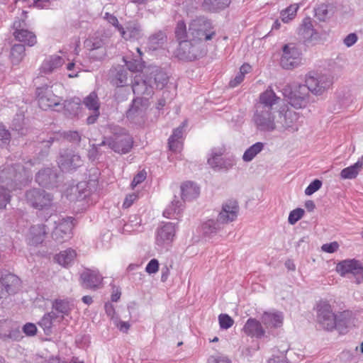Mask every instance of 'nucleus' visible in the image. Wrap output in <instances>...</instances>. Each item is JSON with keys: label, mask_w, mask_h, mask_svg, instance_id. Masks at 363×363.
<instances>
[{"label": "nucleus", "mask_w": 363, "mask_h": 363, "mask_svg": "<svg viewBox=\"0 0 363 363\" xmlns=\"http://www.w3.org/2000/svg\"><path fill=\"white\" fill-rule=\"evenodd\" d=\"M215 30L212 23L205 17L192 19L188 25L179 21L174 27V38L178 42L176 56L180 60L192 61L204 54V42L212 40Z\"/></svg>", "instance_id": "f257e3e1"}, {"label": "nucleus", "mask_w": 363, "mask_h": 363, "mask_svg": "<svg viewBox=\"0 0 363 363\" xmlns=\"http://www.w3.org/2000/svg\"><path fill=\"white\" fill-rule=\"evenodd\" d=\"M35 164L31 160L21 163H15L4 167L0 172V181L6 184L9 189L0 186V209H3L9 203L11 196L9 191L18 189V184L21 185L28 182L30 178L31 167Z\"/></svg>", "instance_id": "f03ea898"}, {"label": "nucleus", "mask_w": 363, "mask_h": 363, "mask_svg": "<svg viewBox=\"0 0 363 363\" xmlns=\"http://www.w3.org/2000/svg\"><path fill=\"white\" fill-rule=\"evenodd\" d=\"M146 75L134 76L132 91L137 95L150 96L152 90L162 89L168 82V77L157 67H150L145 71Z\"/></svg>", "instance_id": "7ed1b4c3"}, {"label": "nucleus", "mask_w": 363, "mask_h": 363, "mask_svg": "<svg viewBox=\"0 0 363 363\" xmlns=\"http://www.w3.org/2000/svg\"><path fill=\"white\" fill-rule=\"evenodd\" d=\"M315 313L317 321L322 328L331 331L335 328L342 331L347 327V320L345 319V313H335L332 306L326 299H320L315 303Z\"/></svg>", "instance_id": "20e7f679"}, {"label": "nucleus", "mask_w": 363, "mask_h": 363, "mask_svg": "<svg viewBox=\"0 0 363 363\" xmlns=\"http://www.w3.org/2000/svg\"><path fill=\"white\" fill-rule=\"evenodd\" d=\"M47 222L54 224L52 238L57 244L64 243L72 237V217H61L52 215L49 219H47Z\"/></svg>", "instance_id": "39448f33"}, {"label": "nucleus", "mask_w": 363, "mask_h": 363, "mask_svg": "<svg viewBox=\"0 0 363 363\" xmlns=\"http://www.w3.org/2000/svg\"><path fill=\"white\" fill-rule=\"evenodd\" d=\"M284 97L286 98L288 103L295 108H303L308 104L310 92L302 84L292 82L288 84L281 90Z\"/></svg>", "instance_id": "423d86ee"}, {"label": "nucleus", "mask_w": 363, "mask_h": 363, "mask_svg": "<svg viewBox=\"0 0 363 363\" xmlns=\"http://www.w3.org/2000/svg\"><path fill=\"white\" fill-rule=\"evenodd\" d=\"M313 95L319 96L325 94L332 86V77L327 74L311 72L305 76L303 84Z\"/></svg>", "instance_id": "0eeeda50"}, {"label": "nucleus", "mask_w": 363, "mask_h": 363, "mask_svg": "<svg viewBox=\"0 0 363 363\" xmlns=\"http://www.w3.org/2000/svg\"><path fill=\"white\" fill-rule=\"evenodd\" d=\"M102 145H106L114 152L125 154L128 152L133 146L131 136L123 129H120L118 133H114L110 138H106Z\"/></svg>", "instance_id": "6e6552de"}, {"label": "nucleus", "mask_w": 363, "mask_h": 363, "mask_svg": "<svg viewBox=\"0 0 363 363\" xmlns=\"http://www.w3.org/2000/svg\"><path fill=\"white\" fill-rule=\"evenodd\" d=\"M335 272L341 277H345L347 274H351L355 279V283L359 284L363 280V267L359 261L351 259H342L337 262L335 267Z\"/></svg>", "instance_id": "1a4fd4ad"}, {"label": "nucleus", "mask_w": 363, "mask_h": 363, "mask_svg": "<svg viewBox=\"0 0 363 363\" xmlns=\"http://www.w3.org/2000/svg\"><path fill=\"white\" fill-rule=\"evenodd\" d=\"M37 101L38 106L43 110L52 108L56 111H60L61 98L53 94L52 91L48 86L36 89Z\"/></svg>", "instance_id": "9d476101"}, {"label": "nucleus", "mask_w": 363, "mask_h": 363, "mask_svg": "<svg viewBox=\"0 0 363 363\" xmlns=\"http://www.w3.org/2000/svg\"><path fill=\"white\" fill-rule=\"evenodd\" d=\"M148 107L149 101L147 98L137 97L133 99L130 108L126 111V118L132 123L141 124L144 123L146 118Z\"/></svg>", "instance_id": "9b49d317"}, {"label": "nucleus", "mask_w": 363, "mask_h": 363, "mask_svg": "<svg viewBox=\"0 0 363 363\" xmlns=\"http://www.w3.org/2000/svg\"><path fill=\"white\" fill-rule=\"evenodd\" d=\"M26 11H22V18L13 23V36L16 40L32 47L35 44V35L32 31L25 28Z\"/></svg>", "instance_id": "f8f14e48"}, {"label": "nucleus", "mask_w": 363, "mask_h": 363, "mask_svg": "<svg viewBox=\"0 0 363 363\" xmlns=\"http://www.w3.org/2000/svg\"><path fill=\"white\" fill-rule=\"evenodd\" d=\"M224 149L222 147L212 148L208 156L207 162L214 170H228L234 166L233 157H223Z\"/></svg>", "instance_id": "ddd939ff"}, {"label": "nucleus", "mask_w": 363, "mask_h": 363, "mask_svg": "<svg viewBox=\"0 0 363 363\" xmlns=\"http://www.w3.org/2000/svg\"><path fill=\"white\" fill-rule=\"evenodd\" d=\"M253 122L256 128L263 132H272L276 130L274 112L268 109H256Z\"/></svg>", "instance_id": "4468645a"}, {"label": "nucleus", "mask_w": 363, "mask_h": 363, "mask_svg": "<svg viewBox=\"0 0 363 363\" xmlns=\"http://www.w3.org/2000/svg\"><path fill=\"white\" fill-rule=\"evenodd\" d=\"M177 227L170 222L162 223L156 230L155 243L160 248H165L172 243L174 240Z\"/></svg>", "instance_id": "2eb2a0df"}, {"label": "nucleus", "mask_w": 363, "mask_h": 363, "mask_svg": "<svg viewBox=\"0 0 363 363\" xmlns=\"http://www.w3.org/2000/svg\"><path fill=\"white\" fill-rule=\"evenodd\" d=\"M25 199L30 206L40 210L50 206L52 197L43 190L32 189L25 193Z\"/></svg>", "instance_id": "dca6fc26"}, {"label": "nucleus", "mask_w": 363, "mask_h": 363, "mask_svg": "<svg viewBox=\"0 0 363 363\" xmlns=\"http://www.w3.org/2000/svg\"><path fill=\"white\" fill-rule=\"evenodd\" d=\"M301 62V52L294 44H287L283 48L281 65L286 69L298 67Z\"/></svg>", "instance_id": "f3484780"}, {"label": "nucleus", "mask_w": 363, "mask_h": 363, "mask_svg": "<svg viewBox=\"0 0 363 363\" xmlns=\"http://www.w3.org/2000/svg\"><path fill=\"white\" fill-rule=\"evenodd\" d=\"M67 60L69 59L66 58L62 52L45 57L40 66V74L48 75L57 72L65 64Z\"/></svg>", "instance_id": "a211bd4d"}, {"label": "nucleus", "mask_w": 363, "mask_h": 363, "mask_svg": "<svg viewBox=\"0 0 363 363\" xmlns=\"http://www.w3.org/2000/svg\"><path fill=\"white\" fill-rule=\"evenodd\" d=\"M116 29L120 33L121 38L125 41L136 42L144 36L143 28L137 21H128L123 26Z\"/></svg>", "instance_id": "6ab92c4d"}, {"label": "nucleus", "mask_w": 363, "mask_h": 363, "mask_svg": "<svg viewBox=\"0 0 363 363\" xmlns=\"http://www.w3.org/2000/svg\"><path fill=\"white\" fill-rule=\"evenodd\" d=\"M298 35L306 45H314L320 40V34L313 28L311 18H305L298 29Z\"/></svg>", "instance_id": "aec40b11"}, {"label": "nucleus", "mask_w": 363, "mask_h": 363, "mask_svg": "<svg viewBox=\"0 0 363 363\" xmlns=\"http://www.w3.org/2000/svg\"><path fill=\"white\" fill-rule=\"evenodd\" d=\"M57 163L62 172H69L81 166L82 161L80 156L74 154L73 151L65 150L60 152Z\"/></svg>", "instance_id": "412c9836"}, {"label": "nucleus", "mask_w": 363, "mask_h": 363, "mask_svg": "<svg viewBox=\"0 0 363 363\" xmlns=\"http://www.w3.org/2000/svg\"><path fill=\"white\" fill-rule=\"evenodd\" d=\"M0 285L2 287V295H11L18 291L21 280L13 274L7 271H0Z\"/></svg>", "instance_id": "4be33fe9"}, {"label": "nucleus", "mask_w": 363, "mask_h": 363, "mask_svg": "<svg viewBox=\"0 0 363 363\" xmlns=\"http://www.w3.org/2000/svg\"><path fill=\"white\" fill-rule=\"evenodd\" d=\"M47 236V225L43 223L33 224L28 228L25 240L30 246L42 244Z\"/></svg>", "instance_id": "5701e85b"}, {"label": "nucleus", "mask_w": 363, "mask_h": 363, "mask_svg": "<svg viewBox=\"0 0 363 363\" xmlns=\"http://www.w3.org/2000/svg\"><path fill=\"white\" fill-rule=\"evenodd\" d=\"M104 39L98 35H94L84 41V48L90 51V57L99 60L105 55Z\"/></svg>", "instance_id": "b1692460"}, {"label": "nucleus", "mask_w": 363, "mask_h": 363, "mask_svg": "<svg viewBox=\"0 0 363 363\" xmlns=\"http://www.w3.org/2000/svg\"><path fill=\"white\" fill-rule=\"evenodd\" d=\"M301 126V116L291 109H287L284 113L283 121H281V127H283L284 130L290 133H295Z\"/></svg>", "instance_id": "393cba45"}, {"label": "nucleus", "mask_w": 363, "mask_h": 363, "mask_svg": "<svg viewBox=\"0 0 363 363\" xmlns=\"http://www.w3.org/2000/svg\"><path fill=\"white\" fill-rule=\"evenodd\" d=\"M238 206L235 201H228L222 204L221 211L217 220L221 223H232L238 218Z\"/></svg>", "instance_id": "a878e982"}, {"label": "nucleus", "mask_w": 363, "mask_h": 363, "mask_svg": "<svg viewBox=\"0 0 363 363\" xmlns=\"http://www.w3.org/2000/svg\"><path fill=\"white\" fill-rule=\"evenodd\" d=\"M57 173L52 168H45L36 174L37 184L47 189L57 186Z\"/></svg>", "instance_id": "bb28decb"}, {"label": "nucleus", "mask_w": 363, "mask_h": 363, "mask_svg": "<svg viewBox=\"0 0 363 363\" xmlns=\"http://www.w3.org/2000/svg\"><path fill=\"white\" fill-rule=\"evenodd\" d=\"M65 317L57 315L54 311L45 313L42 319L38 321V326L44 331L45 335H50L52 333V327L60 323Z\"/></svg>", "instance_id": "cd10ccee"}, {"label": "nucleus", "mask_w": 363, "mask_h": 363, "mask_svg": "<svg viewBox=\"0 0 363 363\" xmlns=\"http://www.w3.org/2000/svg\"><path fill=\"white\" fill-rule=\"evenodd\" d=\"M84 105L88 110L92 112L91 115L86 118V123H94L99 116V103L96 94L91 92L89 95L86 96L84 99Z\"/></svg>", "instance_id": "c85d7f7f"}, {"label": "nucleus", "mask_w": 363, "mask_h": 363, "mask_svg": "<svg viewBox=\"0 0 363 363\" xmlns=\"http://www.w3.org/2000/svg\"><path fill=\"white\" fill-rule=\"evenodd\" d=\"M284 315L277 311H265L262 315V323L267 328H278L282 326Z\"/></svg>", "instance_id": "c756f323"}, {"label": "nucleus", "mask_w": 363, "mask_h": 363, "mask_svg": "<svg viewBox=\"0 0 363 363\" xmlns=\"http://www.w3.org/2000/svg\"><path fill=\"white\" fill-rule=\"evenodd\" d=\"M243 333L246 335L256 339H260L264 335V330L262 323L253 318L246 320L243 326Z\"/></svg>", "instance_id": "7c9ffc66"}, {"label": "nucleus", "mask_w": 363, "mask_h": 363, "mask_svg": "<svg viewBox=\"0 0 363 363\" xmlns=\"http://www.w3.org/2000/svg\"><path fill=\"white\" fill-rule=\"evenodd\" d=\"M278 101L279 97L269 87L259 95V105L256 107V110H272V106L276 105Z\"/></svg>", "instance_id": "2f4dec72"}, {"label": "nucleus", "mask_w": 363, "mask_h": 363, "mask_svg": "<svg viewBox=\"0 0 363 363\" xmlns=\"http://www.w3.org/2000/svg\"><path fill=\"white\" fill-rule=\"evenodd\" d=\"M103 278L97 270L86 269L82 274V280L84 286L96 289L101 285Z\"/></svg>", "instance_id": "473e14b6"}, {"label": "nucleus", "mask_w": 363, "mask_h": 363, "mask_svg": "<svg viewBox=\"0 0 363 363\" xmlns=\"http://www.w3.org/2000/svg\"><path fill=\"white\" fill-rule=\"evenodd\" d=\"M186 125V122L184 121L182 125L172 131V135L168 139V146H169L170 150L174 152H179L181 149H182V141L181 140H182L183 129Z\"/></svg>", "instance_id": "72a5a7b5"}, {"label": "nucleus", "mask_w": 363, "mask_h": 363, "mask_svg": "<svg viewBox=\"0 0 363 363\" xmlns=\"http://www.w3.org/2000/svg\"><path fill=\"white\" fill-rule=\"evenodd\" d=\"M180 194L184 201H191L199 196L200 190L196 184L191 182H186L180 186Z\"/></svg>", "instance_id": "f704fd0d"}, {"label": "nucleus", "mask_w": 363, "mask_h": 363, "mask_svg": "<svg viewBox=\"0 0 363 363\" xmlns=\"http://www.w3.org/2000/svg\"><path fill=\"white\" fill-rule=\"evenodd\" d=\"M166 42V34L161 31L157 32L148 38L147 43H146V49H147L148 51H155L164 49Z\"/></svg>", "instance_id": "c9c22d12"}, {"label": "nucleus", "mask_w": 363, "mask_h": 363, "mask_svg": "<svg viewBox=\"0 0 363 363\" xmlns=\"http://www.w3.org/2000/svg\"><path fill=\"white\" fill-rule=\"evenodd\" d=\"M52 311L60 317H67L72 310L73 305L68 299H55L52 303Z\"/></svg>", "instance_id": "e433bc0d"}, {"label": "nucleus", "mask_w": 363, "mask_h": 363, "mask_svg": "<svg viewBox=\"0 0 363 363\" xmlns=\"http://www.w3.org/2000/svg\"><path fill=\"white\" fill-rule=\"evenodd\" d=\"M228 223H221L218 220L208 219L201 225V231L204 236L213 237L219 232L223 225Z\"/></svg>", "instance_id": "4c0bfd02"}, {"label": "nucleus", "mask_w": 363, "mask_h": 363, "mask_svg": "<svg viewBox=\"0 0 363 363\" xmlns=\"http://www.w3.org/2000/svg\"><path fill=\"white\" fill-rule=\"evenodd\" d=\"M66 70L68 72L67 76L69 78H75L79 72L86 71V65L76 57L72 60H67Z\"/></svg>", "instance_id": "58836bf2"}, {"label": "nucleus", "mask_w": 363, "mask_h": 363, "mask_svg": "<svg viewBox=\"0 0 363 363\" xmlns=\"http://www.w3.org/2000/svg\"><path fill=\"white\" fill-rule=\"evenodd\" d=\"M75 257H77V253L72 248H67L59 254H57L55 256V260L58 264L62 266V267H67L72 264L74 261Z\"/></svg>", "instance_id": "ea45409f"}, {"label": "nucleus", "mask_w": 363, "mask_h": 363, "mask_svg": "<svg viewBox=\"0 0 363 363\" xmlns=\"http://www.w3.org/2000/svg\"><path fill=\"white\" fill-rule=\"evenodd\" d=\"M182 212V203L178 199H174L169 206L164 210V217L169 219H179Z\"/></svg>", "instance_id": "a19ab883"}, {"label": "nucleus", "mask_w": 363, "mask_h": 363, "mask_svg": "<svg viewBox=\"0 0 363 363\" xmlns=\"http://www.w3.org/2000/svg\"><path fill=\"white\" fill-rule=\"evenodd\" d=\"M230 4V0H203L202 7L206 11L217 12L228 8Z\"/></svg>", "instance_id": "79ce46f5"}, {"label": "nucleus", "mask_w": 363, "mask_h": 363, "mask_svg": "<svg viewBox=\"0 0 363 363\" xmlns=\"http://www.w3.org/2000/svg\"><path fill=\"white\" fill-rule=\"evenodd\" d=\"M62 105V107L60 108V111H65V113L70 116H75L80 109V99L79 98L71 99L65 101Z\"/></svg>", "instance_id": "37998d69"}, {"label": "nucleus", "mask_w": 363, "mask_h": 363, "mask_svg": "<svg viewBox=\"0 0 363 363\" xmlns=\"http://www.w3.org/2000/svg\"><path fill=\"white\" fill-rule=\"evenodd\" d=\"M264 150V143L262 142H257L251 145V147L246 149L245 152L242 156V160L245 162H250L252 160Z\"/></svg>", "instance_id": "c03bdc74"}, {"label": "nucleus", "mask_w": 363, "mask_h": 363, "mask_svg": "<svg viewBox=\"0 0 363 363\" xmlns=\"http://www.w3.org/2000/svg\"><path fill=\"white\" fill-rule=\"evenodd\" d=\"M363 163L355 162L354 164L342 169L340 177L342 179H354L362 170Z\"/></svg>", "instance_id": "a18cd8bd"}, {"label": "nucleus", "mask_w": 363, "mask_h": 363, "mask_svg": "<svg viewBox=\"0 0 363 363\" xmlns=\"http://www.w3.org/2000/svg\"><path fill=\"white\" fill-rule=\"evenodd\" d=\"M25 55V48L21 44H16L11 48V62L14 65H18L23 60Z\"/></svg>", "instance_id": "49530a36"}, {"label": "nucleus", "mask_w": 363, "mask_h": 363, "mask_svg": "<svg viewBox=\"0 0 363 363\" xmlns=\"http://www.w3.org/2000/svg\"><path fill=\"white\" fill-rule=\"evenodd\" d=\"M140 218L136 215L130 216V218H128V223L124 224L123 233H132L139 231V228H140Z\"/></svg>", "instance_id": "de8ad7c7"}, {"label": "nucleus", "mask_w": 363, "mask_h": 363, "mask_svg": "<svg viewBox=\"0 0 363 363\" xmlns=\"http://www.w3.org/2000/svg\"><path fill=\"white\" fill-rule=\"evenodd\" d=\"M298 10V4H291V6L286 8L284 10L281 11V20L284 23L291 22L296 15V12Z\"/></svg>", "instance_id": "09e8293b"}, {"label": "nucleus", "mask_w": 363, "mask_h": 363, "mask_svg": "<svg viewBox=\"0 0 363 363\" xmlns=\"http://www.w3.org/2000/svg\"><path fill=\"white\" fill-rule=\"evenodd\" d=\"M74 189L78 191V199L79 200H84L91 196H94L92 194V191H91V189L89 187V184L85 182L78 183Z\"/></svg>", "instance_id": "8fccbe9b"}, {"label": "nucleus", "mask_w": 363, "mask_h": 363, "mask_svg": "<svg viewBox=\"0 0 363 363\" xmlns=\"http://www.w3.org/2000/svg\"><path fill=\"white\" fill-rule=\"evenodd\" d=\"M49 0H16V3H21L23 6L37 9H45Z\"/></svg>", "instance_id": "3c124183"}, {"label": "nucleus", "mask_w": 363, "mask_h": 363, "mask_svg": "<svg viewBox=\"0 0 363 363\" xmlns=\"http://www.w3.org/2000/svg\"><path fill=\"white\" fill-rule=\"evenodd\" d=\"M11 141V133L4 125L0 124V148L6 147Z\"/></svg>", "instance_id": "603ef678"}, {"label": "nucleus", "mask_w": 363, "mask_h": 363, "mask_svg": "<svg viewBox=\"0 0 363 363\" xmlns=\"http://www.w3.org/2000/svg\"><path fill=\"white\" fill-rule=\"evenodd\" d=\"M124 62H125L126 67L130 72L138 73L143 69V62L140 59H134L130 61L124 60Z\"/></svg>", "instance_id": "864d4df0"}, {"label": "nucleus", "mask_w": 363, "mask_h": 363, "mask_svg": "<svg viewBox=\"0 0 363 363\" xmlns=\"http://www.w3.org/2000/svg\"><path fill=\"white\" fill-rule=\"evenodd\" d=\"M304 215V210L298 208H295L294 210L291 211V213H289V216H288V223L291 225L296 224L298 220H301L302 217H303Z\"/></svg>", "instance_id": "5fc2aeb1"}, {"label": "nucleus", "mask_w": 363, "mask_h": 363, "mask_svg": "<svg viewBox=\"0 0 363 363\" xmlns=\"http://www.w3.org/2000/svg\"><path fill=\"white\" fill-rule=\"evenodd\" d=\"M127 71L121 68L118 69V72H116V79H114V84H116L118 87H123L127 83Z\"/></svg>", "instance_id": "6e6d98bb"}, {"label": "nucleus", "mask_w": 363, "mask_h": 363, "mask_svg": "<svg viewBox=\"0 0 363 363\" xmlns=\"http://www.w3.org/2000/svg\"><path fill=\"white\" fill-rule=\"evenodd\" d=\"M328 6L320 4L315 9V17L321 22H325L328 18Z\"/></svg>", "instance_id": "4d7b16f0"}, {"label": "nucleus", "mask_w": 363, "mask_h": 363, "mask_svg": "<svg viewBox=\"0 0 363 363\" xmlns=\"http://www.w3.org/2000/svg\"><path fill=\"white\" fill-rule=\"evenodd\" d=\"M234 320L226 313L219 315V325L222 330H227L233 326Z\"/></svg>", "instance_id": "13d9d810"}, {"label": "nucleus", "mask_w": 363, "mask_h": 363, "mask_svg": "<svg viewBox=\"0 0 363 363\" xmlns=\"http://www.w3.org/2000/svg\"><path fill=\"white\" fill-rule=\"evenodd\" d=\"M322 186V182L319 179H315L311 182V184L308 185L307 188L305 189V194L307 196H311L315 191L320 189Z\"/></svg>", "instance_id": "bf43d9fd"}, {"label": "nucleus", "mask_w": 363, "mask_h": 363, "mask_svg": "<svg viewBox=\"0 0 363 363\" xmlns=\"http://www.w3.org/2000/svg\"><path fill=\"white\" fill-rule=\"evenodd\" d=\"M340 245L337 242H331L330 243H325L321 246V250L323 252L333 254L337 251Z\"/></svg>", "instance_id": "052dcab7"}, {"label": "nucleus", "mask_w": 363, "mask_h": 363, "mask_svg": "<svg viewBox=\"0 0 363 363\" xmlns=\"http://www.w3.org/2000/svg\"><path fill=\"white\" fill-rule=\"evenodd\" d=\"M159 262L156 259H152L148 262L147 265L145 267L146 273L149 274H155L158 272Z\"/></svg>", "instance_id": "680f3d73"}, {"label": "nucleus", "mask_w": 363, "mask_h": 363, "mask_svg": "<svg viewBox=\"0 0 363 363\" xmlns=\"http://www.w3.org/2000/svg\"><path fill=\"white\" fill-rule=\"evenodd\" d=\"M22 330L26 336H33L37 333V327L32 323H28L23 325Z\"/></svg>", "instance_id": "e2e57ef3"}, {"label": "nucleus", "mask_w": 363, "mask_h": 363, "mask_svg": "<svg viewBox=\"0 0 363 363\" xmlns=\"http://www.w3.org/2000/svg\"><path fill=\"white\" fill-rule=\"evenodd\" d=\"M104 18L106 19V22H108V24H110L116 28L123 27V26L118 23V20H117L116 17L111 13H109L108 12L104 13Z\"/></svg>", "instance_id": "0e129e2a"}, {"label": "nucleus", "mask_w": 363, "mask_h": 363, "mask_svg": "<svg viewBox=\"0 0 363 363\" xmlns=\"http://www.w3.org/2000/svg\"><path fill=\"white\" fill-rule=\"evenodd\" d=\"M356 42H357V35L354 33H350L343 39V44H345L347 48L353 46L355 45Z\"/></svg>", "instance_id": "69168bd1"}, {"label": "nucleus", "mask_w": 363, "mask_h": 363, "mask_svg": "<svg viewBox=\"0 0 363 363\" xmlns=\"http://www.w3.org/2000/svg\"><path fill=\"white\" fill-rule=\"evenodd\" d=\"M145 179L146 173L144 172H140L138 173V174L134 176L133 180H132V183H130V186L135 188L136 186L143 182Z\"/></svg>", "instance_id": "338daca9"}, {"label": "nucleus", "mask_w": 363, "mask_h": 363, "mask_svg": "<svg viewBox=\"0 0 363 363\" xmlns=\"http://www.w3.org/2000/svg\"><path fill=\"white\" fill-rule=\"evenodd\" d=\"M208 363H230V360L225 356H211Z\"/></svg>", "instance_id": "774afa93"}]
</instances>
